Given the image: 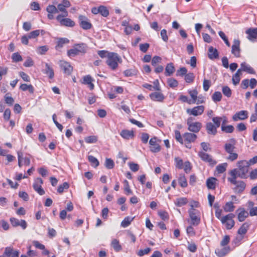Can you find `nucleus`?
I'll use <instances>...</instances> for the list:
<instances>
[{"label": "nucleus", "mask_w": 257, "mask_h": 257, "mask_svg": "<svg viewBox=\"0 0 257 257\" xmlns=\"http://www.w3.org/2000/svg\"><path fill=\"white\" fill-rule=\"evenodd\" d=\"M189 210V214L191 220V224L194 226H197L200 223V212L199 210L193 208V205Z\"/></svg>", "instance_id": "7"}, {"label": "nucleus", "mask_w": 257, "mask_h": 257, "mask_svg": "<svg viewBox=\"0 0 257 257\" xmlns=\"http://www.w3.org/2000/svg\"><path fill=\"white\" fill-rule=\"evenodd\" d=\"M43 183V180L40 178H37L35 180L33 185L34 189L40 195H43L45 194V191L42 188V184Z\"/></svg>", "instance_id": "14"}, {"label": "nucleus", "mask_w": 257, "mask_h": 257, "mask_svg": "<svg viewBox=\"0 0 257 257\" xmlns=\"http://www.w3.org/2000/svg\"><path fill=\"white\" fill-rule=\"evenodd\" d=\"M111 245L116 251H119L121 250V246L120 245L119 241L116 239H114L112 240Z\"/></svg>", "instance_id": "40"}, {"label": "nucleus", "mask_w": 257, "mask_h": 257, "mask_svg": "<svg viewBox=\"0 0 257 257\" xmlns=\"http://www.w3.org/2000/svg\"><path fill=\"white\" fill-rule=\"evenodd\" d=\"M57 10H58V12H61L62 14H59V15L62 16H68V12L62 4H59L57 6Z\"/></svg>", "instance_id": "45"}, {"label": "nucleus", "mask_w": 257, "mask_h": 257, "mask_svg": "<svg viewBox=\"0 0 257 257\" xmlns=\"http://www.w3.org/2000/svg\"><path fill=\"white\" fill-rule=\"evenodd\" d=\"M59 64L61 69L65 74L67 75L71 74L73 70V67L69 63L65 61H60Z\"/></svg>", "instance_id": "16"}, {"label": "nucleus", "mask_w": 257, "mask_h": 257, "mask_svg": "<svg viewBox=\"0 0 257 257\" xmlns=\"http://www.w3.org/2000/svg\"><path fill=\"white\" fill-rule=\"evenodd\" d=\"M48 50V48L46 46H40L37 49V53L41 55L44 54Z\"/></svg>", "instance_id": "57"}, {"label": "nucleus", "mask_w": 257, "mask_h": 257, "mask_svg": "<svg viewBox=\"0 0 257 257\" xmlns=\"http://www.w3.org/2000/svg\"><path fill=\"white\" fill-rule=\"evenodd\" d=\"M13 61L15 62H18L23 60L22 56L18 53H14L12 56Z\"/></svg>", "instance_id": "55"}, {"label": "nucleus", "mask_w": 257, "mask_h": 257, "mask_svg": "<svg viewBox=\"0 0 257 257\" xmlns=\"http://www.w3.org/2000/svg\"><path fill=\"white\" fill-rule=\"evenodd\" d=\"M204 106L203 105H199L195 106L192 108H188L186 110L187 114L190 115L195 116L201 115L204 110Z\"/></svg>", "instance_id": "12"}, {"label": "nucleus", "mask_w": 257, "mask_h": 257, "mask_svg": "<svg viewBox=\"0 0 257 257\" xmlns=\"http://www.w3.org/2000/svg\"><path fill=\"white\" fill-rule=\"evenodd\" d=\"M227 164V163H222L216 166V170L218 173H222L225 171Z\"/></svg>", "instance_id": "48"}, {"label": "nucleus", "mask_w": 257, "mask_h": 257, "mask_svg": "<svg viewBox=\"0 0 257 257\" xmlns=\"http://www.w3.org/2000/svg\"><path fill=\"white\" fill-rule=\"evenodd\" d=\"M247 39L250 41H254L257 37V28H249L246 32Z\"/></svg>", "instance_id": "23"}, {"label": "nucleus", "mask_w": 257, "mask_h": 257, "mask_svg": "<svg viewBox=\"0 0 257 257\" xmlns=\"http://www.w3.org/2000/svg\"><path fill=\"white\" fill-rule=\"evenodd\" d=\"M105 166L108 169H112L114 166V163L113 161L111 159H106L105 162Z\"/></svg>", "instance_id": "52"}, {"label": "nucleus", "mask_w": 257, "mask_h": 257, "mask_svg": "<svg viewBox=\"0 0 257 257\" xmlns=\"http://www.w3.org/2000/svg\"><path fill=\"white\" fill-rule=\"evenodd\" d=\"M123 184H124V190L125 192H126V194L127 195L132 194V191L131 189H130L128 182L127 180H125L123 181Z\"/></svg>", "instance_id": "54"}, {"label": "nucleus", "mask_w": 257, "mask_h": 257, "mask_svg": "<svg viewBox=\"0 0 257 257\" xmlns=\"http://www.w3.org/2000/svg\"><path fill=\"white\" fill-rule=\"evenodd\" d=\"M225 124H221V131L226 133H231L233 132L234 128L232 125H225Z\"/></svg>", "instance_id": "41"}, {"label": "nucleus", "mask_w": 257, "mask_h": 257, "mask_svg": "<svg viewBox=\"0 0 257 257\" xmlns=\"http://www.w3.org/2000/svg\"><path fill=\"white\" fill-rule=\"evenodd\" d=\"M88 161L90 162L92 166L96 168L99 165L98 160L92 156H89L88 157Z\"/></svg>", "instance_id": "46"}, {"label": "nucleus", "mask_w": 257, "mask_h": 257, "mask_svg": "<svg viewBox=\"0 0 257 257\" xmlns=\"http://www.w3.org/2000/svg\"><path fill=\"white\" fill-rule=\"evenodd\" d=\"M178 169H183L187 174L190 172L192 167L189 162H183L182 160H178Z\"/></svg>", "instance_id": "15"}, {"label": "nucleus", "mask_w": 257, "mask_h": 257, "mask_svg": "<svg viewBox=\"0 0 257 257\" xmlns=\"http://www.w3.org/2000/svg\"><path fill=\"white\" fill-rule=\"evenodd\" d=\"M45 73L48 76L50 79H52L54 76L53 68L48 63H45Z\"/></svg>", "instance_id": "30"}, {"label": "nucleus", "mask_w": 257, "mask_h": 257, "mask_svg": "<svg viewBox=\"0 0 257 257\" xmlns=\"http://www.w3.org/2000/svg\"><path fill=\"white\" fill-rule=\"evenodd\" d=\"M211 85V82L209 80L204 79L203 87L205 91H207Z\"/></svg>", "instance_id": "60"}, {"label": "nucleus", "mask_w": 257, "mask_h": 257, "mask_svg": "<svg viewBox=\"0 0 257 257\" xmlns=\"http://www.w3.org/2000/svg\"><path fill=\"white\" fill-rule=\"evenodd\" d=\"M46 11L48 12V13H51L54 14L58 13V10H57V7L54 5H49L46 8Z\"/></svg>", "instance_id": "49"}, {"label": "nucleus", "mask_w": 257, "mask_h": 257, "mask_svg": "<svg viewBox=\"0 0 257 257\" xmlns=\"http://www.w3.org/2000/svg\"><path fill=\"white\" fill-rule=\"evenodd\" d=\"M87 50V45L84 43L75 44L72 49L68 50L67 56L71 58L80 54H84Z\"/></svg>", "instance_id": "5"}, {"label": "nucleus", "mask_w": 257, "mask_h": 257, "mask_svg": "<svg viewBox=\"0 0 257 257\" xmlns=\"http://www.w3.org/2000/svg\"><path fill=\"white\" fill-rule=\"evenodd\" d=\"M197 138V136L192 133H186L181 136L178 132V142L184 144L187 148H191V143L194 142Z\"/></svg>", "instance_id": "4"}, {"label": "nucleus", "mask_w": 257, "mask_h": 257, "mask_svg": "<svg viewBox=\"0 0 257 257\" xmlns=\"http://www.w3.org/2000/svg\"><path fill=\"white\" fill-rule=\"evenodd\" d=\"M120 136L125 140L132 139L135 137L134 132L128 130H123L120 133Z\"/></svg>", "instance_id": "22"}, {"label": "nucleus", "mask_w": 257, "mask_h": 257, "mask_svg": "<svg viewBox=\"0 0 257 257\" xmlns=\"http://www.w3.org/2000/svg\"><path fill=\"white\" fill-rule=\"evenodd\" d=\"M99 13L103 17H106L109 15V11L106 7L100 6H99Z\"/></svg>", "instance_id": "47"}, {"label": "nucleus", "mask_w": 257, "mask_h": 257, "mask_svg": "<svg viewBox=\"0 0 257 257\" xmlns=\"http://www.w3.org/2000/svg\"><path fill=\"white\" fill-rule=\"evenodd\" d=\"M235 206L233 205V203L232 201L226 203L223 207L224 210L225 212H232L234 210Z\"/></svg>", "instance_id": "39"}, {"label": "nucleus", "mask_w": 257, "mask_h": 257, "mask_svg": "<svg viewBox=\"0 0 257 257\" xmlns=\"http://www.w3.org/2000/svg\"><path fill=\"white\" fill-rule=\"evenodd\" d=\"M216 179L215 178L211 177L208 179L206 181V185L209 189H214L215 188V183Z\"/></svg>", "instance_id": "36"}, {"label": "nucleus", "mask_w": 257, "mask_h": 257, "mask_svg": "<svg viewBox=\"0 0 257 257\" xmlns=\"http://www.w3.org/2000/svg\"><path fill=\"white\" fill-rule=\"evenodd\" d=\"M40 33V30H37L33 31L29 33L28 35L30 39H34L37 38L39 35Z\"/></svg>", "instance_id": "59"}, {"label": "nucleus", "mask_w": 257, "mask_h": 257, "mask_svg": "<svg viewBox=\"0 0 257 257\" xmlns=\"http://www.w3.org/2000/svg\"><path fill=\"white\" fill-rule=\"evenodd\" d=\"M208 58L210 59L213 60L218 58V53L216 49L213 48L211 46L208 49Z\"/></svg>", "instance_id": "27"}, {"label": "nucleus", "mask_w": 257, "mask_h": 257, "mask_svg": "<svg viewBox=\"0 0 257 257\" xmlns=\"http://www.w3.org/2000/svg\"><path fill=\"white\" fill-rule=\"evenodd\" d=\"M223 94L227 97H230L231 96V90L227 86H225L222 89Z\"/></svg>", "instance_id": "50"}, {"label": "nucleus", "mask_w": 257, "mask_h": 257, "mask_svg": "<svg viewBox=\"0 0 257 257\" xmlns=\"http://www.w3.org/2000/svg\"><path fill=\"white\" fill-rule=\"evenodd\" d=\"M236 140L234 139H230L224 145L225 151L229 154L227 159L231 162L236 160L238 158V154L235 152Z\"/></svg>", "instance_id": "2"}, {"label": "nucleus", "mask_w": 257, "mask_h": 257, "mask_svg": "<svg viewBox=\"0 0 257 257\" xmlns=\"http://www.w3.org/2000/svg\"><path fill=\"white\" fill-rule=\"evenodd\" d=\"M10 221L14 227L20 226L23 229H25L27 227V223L25 220H19L16 218L12 217L10 219Z\"/></svg>", "instance_id": "18"}, {"label": "nucleus", "mask_w": 257, "mask_h": 257, "mask_svg": "<svg viewBox=\"0 0 257 257\" xmlns=\"http://www.w3.org/2000/svg\"><path fill=\"white\" fill-rule=\"evenodd\" d=\"M157 138L154 137L151 138L149 141L150 145V150L153 153L159 152L161 150L160 146L157 143Z\"/></svg>", "instance_id": "20"}, {"label": "nucleus", "mask_w": 257, "mask_h": 257, "mask_svg": "<svg viewBox=\"0 0 257 257\" xmlns=\"http://www.w3.org/2000/svg\"><path fill=\"white\" fill-rule=\"evenodd\" d=\"M229 174L230 177H228L227 180L231 184L235 185L233 189L234 192L236 193H242L245 188L246 184L243 181H236L235 170L232 172H229Z\"/></svg>", "instance_id": "3"}, {"label": "nucleus", "mask_w": 257, "mask_h": 257, "mask_svg": "<svg viewBox=\"0 0 257 257\" xmlns=\"http://www.w3.org/2000/svg\"><path fill=\"white\" fill-rule=\"evenodd\" d=\"M240 66L241 68L240 69L241 70V72L243 71L251 74H254L255 73L254 69L245 62H242Z\"/></svg>", "instance_id": "25"}, {"label": "nucleus", "mask_w": 257, "mask_h": 257, "mask_svg": "<svg viewBox=\"0 0 257 257\" xmlns=\"http://www.w3.org/2000/svg\"><path fill=\"white\" fill-rule=\"evenodd\" d=\"M19 196L26 201H28L29 199L28 193L24 191L19 192Z\"/></svg>", "instance_id": "64"}, {"label": "nucleus", "mask_w": 257, "mask_h": 257, "mask_svg": "<svg viewBox=\"0 0 257 257\" xmlns=\"http://www.w3.org/2000/svg\"><path fill=\"white\" fill-rule=\"evenodd\" d=\"M248 213L245 211L244 209H242L238 214V219L240 222L243 221L248 216Z\"/></svg>", "instance_id": "37"}, {"label": "nucleus", "mask_w": 257, "mask_h": 257, "mask_svg": "<svg viewBox=\"0 0 257 257\" xmlns=\"http://www.w3.org/2000/svg\"><path fill=\"white\" fill-rule=\"evenodd\" d=\"M195 76L193 73L189 72L184 76V80L186 82L190 83L194 81Z\"/></svg>", "instance_id": "42"}, {"label": "nucleus", "mask_w": 257, "mask_h": 257, "mask_svg": "<svg viewBox=\"0 0 257 257\" xmlns=\"http://www.w3.org/2000/svg\"><path fill=\"white\" fill-rule=\"evenodd\" d=\"M248 112L246 110H241L232 116V119L235 121H237L239 120H244L248 117Z\"/></svg>", "instance_id": "19"}, {"label": "nucleus", "mask_w": 257, "mask_h": 257, "mask_svg": "<svg viewBox=\"0 0 257 257\" xmlns=\"http://www.w3.org/2000/svg\"><path fill=\"white\" fill-rule=\"evenodd\" d=\"M187 248L191 252H194L196 251L197 245L194 242L189 243Z\"/></svg>", "instance_id": "62"}, {"label": "nucleus", "mask_w": 257, "mask_h": 257, "mask_svg": "<svg viewBox=\"0 0 257 257\" xmlns=\"http://www.w3.org/2000/svg\"><path fill=\"white\" fill-rule=\"evenodd\" d=\"M78 22L80 27L85 30L90 29L92 25L87 17L83 15H79Z\"/></svg>", "instance_id": "11"}, {"label": "nucleus", "mask_w": 257, "mask_h": 257, "mask_svg": "<svg viewBox=\"0 0 257 257\" xmlns=\"http://www.w3.org/2000/svg\"><path fill=\"white\" fill-rule=\"evenodd\" d=\"M198 154L202 161L207 162L210 165L213 166L217 163V162L213 160L210 155L204 152H199Z\"/></svg>", "instance_id": "13"}, {"label": "nucleus", "mask_w": 257, "mask_h": 257, "mask_svg": "<svg viewBox=\"0 0 257 257\" xmlns=\"http://www.w3.org/2000/svg\"><path fill=\"white\" fill-rule=\"evenodd\" d=\"M68 16L58 15L56 20L59 22L60 25L65 27H73L75 26V22L69 18L65 17Z\"/></svg>", "instance_id": "10"}, {"label": "nucleus", "mask_w": 257, "mask_h": 257, "mask_svg": "<svg viewBox=\"0 0 257 257\" xmlns=\"http://www.w3.org/2000/svg\"><path fill=\"white\" fill-rule=\"evenodd\" d=\"M34 65V62L32 58L30 57H28L27 60L25 61V62L24 63V66L26 67H30Z\"/></svg>", "instance_id": "63"}, {"label": "nucleus", "mask_w": 257, "mask_h": 257, "mask_svg": "<svg viewBox=\"0 0 257 257\" xmlns=\"http://www.w3.org/2000/svg\"><path fill=\"white\" fill-rule=\"evenodd\" d=\"M188 130L193 133H198L202 127V124L198 121H193V118L189 117L187 122Z\"/></svg>", "instance_id": "8"}, {"label": "nucleus", "mask_w": 257, "mask_h": 257, "mask_svg": "<svg viewBox=\"0 0 257 257\" xmlns=\"http://www.w3.org/2000/svg\"><path fill=\"white\" fill-rule=\"evenodd\" d=\"M212 119L214 123V125L217 127V128L219 127L221 122L222 124H226L228 122L227 117L224 115H222L220 117H214Z\"/></svg>", "instance_id": "21"}, {"label": "nucleus", "mask_w": 257, "mask_h": 257, "mask_svg": "<svg viewBox=\"0 0 257 257\" xmlns=\"http://www.w3.org/2000/svg\"><path fill=\"white\" fill-rule=\"evenodd\" d=\"M207 132L209 135H215L217 133V127L211 122H208L206 125Z\"/></svg>", "instance_id": "28"}, {"label": "nucleus", "mask_w": 257, "mask_h": 257, "mask_svg": "<svg viewBox=\"0 0 257 257\" xmlns=\"http://www.w3.org/2000/svg\"><path fill=\"white\" fill-rule=\"evenodd\" d=\"M128 165L130 169L133 172H137L139 169V166L137 164L134 163H129Z\"/></svg>", "instance_id": "61"}, {"label": "nucleus", "mask_w": 257, "mask_h": 257, "mask_svg": "<svg viewBox=\"0 0 257 257\" xmlns=\"http://www.w3.org/2000/svg\"><path fill=\"white\" fill-rule=\"evenodd\" d=\"M248 228V224L247 223H244L238 229L237 233L238 235L243 236L247 232Z\"/></svg>", "instance_id": "32"}, {"label": "nucleus", "mask_w": 257, "mask_h": 257, "mask_svg": "<svg viewBox=\"0 0 257 257\" xmlns=\"http://www.w3.org/2000/svg\"><path fill=\"white\" fill-rule=\"evenodd\" d=\"M234 215L232 213L228 214L220 219V221L223 224L225 225L227 229H230L234 225V221L233 220Z\"/></svg>", "instance_id": "9"}, {"label": "nucleus", "mask_w": 257, "mask_h": 257, "mask_svg": "<svg viewBox=\"0 0 257 257\" xmlns=\"http://www.w3.org/2000/svg\"><path fill=\"white\" fill-rule=\"evenodd\" d=\"M230 237L229 235H225L220 242V245L222 246H225L229 242Z\"/></svg>", "instance_id": "58"}, {"label": "nucleus", "mask_w": 257, "mask_h": 257, "mask_svg": "<svg viewBox=\"0 0 257 257\" xmlns=\"http://www.w3.org/2000/svg\"><path fill=\"white\" fill-rule=\"evenodd\" d=\"M231 53L236 57H240V41L238 39L233 40V44L231 47Z\"/></svg>", "instance_id": "17"}, {"label": "nucleus", "mask_w": 257, "mask_h": 257, "mask_svg": "<svg viewBox=\"0 0 257 257\" xmlns=\"http://www.w3.org/2000/svg\"><path fill=\"white\" fill-rule=\"evenodd\" d=\"M84 140L87 143H94L97 141V139L95 136H91L86 137Z\"/></svg>", "instance_id": "56"}, {"label": "nucleus", "mask_w": 257, "mask_h": 257, "mask_svg": "<svg viewBox=\"0 0 257 257\" xmlns=\"http://www.w3.org/2000/svg\"><path fill=\"white\" fill-rule=\"evenodd\" d=\"M121 62V59L117 53L111 52L108 54L106 63L111 69L115 70L118 63Z\"/></svg>", "instance_id": "6"}, {"label": "nucleus", "mask_w": 257, "mask_h": 257, "mask_svg": "<svg viewBox=\"0 0 257 257\" xmlns=\"http://www.w3.org/2000/svg\"><path fill=\"white\" fill-rule=\"evenodd\" d=\"M150 96L153 101H162L164 99L163 94L159 92L152 93L150 94Z\"/></svg>", "instance_id": "26"}, {"label": "nucleus", "mask_w": 257, "mask_h": 257, "mask_svg": "<svg viewBox=\"0 0 257 257\" xmlns=\"http://www.w3.org/2000/svg\"><path fill=\"white\" fill-rule=\"evenodd\" d=\"M20 89L24 91L28 90L30 93H33L34 91V87L31 84H22L20 85Z\"/></svg>", "instance_id": "33"}, {"label": "nucleus", "mask_w": 257, "mask_h": 257, "mask_svg": "<svg viewBox=\"0 0 257 257\" xmlns=\"http://www.w3.org/2000/svg\"><path fill=\"white\" fill-rule=\"evenodd\" d=\"M237 168L231 170L229 172H232L235 170L236 177H239L241 179H246L248 177L249 164L246 160H241L238 161L236 164Z\"/></svg>", "instance_id": "1"}, {"label": "nucleus", "mask_w": 257, "mask_h": 257, "mask_svg": "<svg viewBox=\"0 0 257 257\" xmlns=\"http://www.w3.org/2000/svg\"><path fill=\"white\" fill-rule=\"evenodd\" d=\"M92 81V78L89 75H87L84 77L83 83L88 85L90 89L92 90L94 88V85Z\"/></svg>", "instance_id": "35"}, {"label": "nucleus", "mask_w": 257, "mask_h": 257, "mask_svg": "<svg viewBox=\"0 0 257 257\" xmlns=\"http://www.w3.org/2000/svg\"><path fill=\"white\" fill-rule=\"evenodd\" d=\"M188 93L191 97V103L194 104L196 103L197 98L198 91L196 89H192L188 90Z\"/></svg>", "instance_id": "34"}, {"label": "nucleus", "mask_w": 257, "mask_h": 257, "mask_svg": "<svg viewBox=\"0 0 257 257\" xmlns=\"http://www.w3.org/2000/svg\"><path fill=\"white\" fill-rule=\"evenodd\" d=\"M133 220V218H131L130 217H126L122 221V222L121 223V225L123 227H126L131 224V222Z\"/></svg>", "instance_id": "51"}, {"label": "nucleus", "mask_w": 257, "mask_h": 257, "mask_svg": "<svg viewBox=\"0 0 257 257\" xmlns=\"http://www.w3.org/2000/svg\"><path fill=\"white\" fill-rule=\"evenodd\" d=\"M222 94L219 91H215L212 95V99L215 102H219L221 100L222 98Z\"/></svg>", "instance_id": "43"}, {"label": "nucleus", "mask_w": 257, "mask_h": 257, "mask_svg": "<svg viewBox=\"0 0 257 257\" xmlns=\"http://www.w3.org/2000/svg\"><path fill=\"white\" fill-rule=\"evenodd\" d=\"M230 250L229 246H224L221 249H216L215 250V253L218 257H223L227 254Z\"/></svg>", "instance_id": "24"}, {"label": "nucleus", "mask_w": 257, "mask_h": 257, "mask_svg": "<svg viewBox=\"0 0 257 257\" xmlns=\"http://www.w3.org/2000/svg\"><path fill=\"white\" fill-rule=\"evenodd\" d=\"M69 187V184L67 182H64L62 185L58 186L57 191L59 193H62L65 189H68Z\"/></svg>", "instance_id": "53"}, {"label": "nucleus", "mask_w": 257, "mask_h": 257, "mask_svg": "<svg viewBox=\"0 0 257 257\" xmlns=\"http://www.w3.org/2000/svg\"><path fill=\"white\" fill-rule=\"evenodd\" d=\"M179 182L180 185L183 188H185L187 186V180L184 175H180V177L179 178Z\"/></svg>", "instance_id": "44"}, {"label": "nucleus", "mask_w": 257, "mask_h": 257, "mask_svg": "<svg viewBox=\"0 0 257 257\" xmlns=\"http://www.w3.org/2000/svg\"><path fill=\"white\" fill-rule=\"evenodd\" d=\"M68 42L69 40L67 38H60L57 41L56 49L59 50L62 48L65 44L68 43Z\"/></svg>", "instance_id": "38"}, {"label": "nucleus", "mask_w": 257, "mask_h": 257, "mask_svg": "<svg viewBox=\"0 0 257 257\" xmlns=\"http://www.w3.org/2000/svg\"><path fill=\"white\" fill-rule=\"evenodd\" d=\"M175 69L173 63H169L166 67L165 74L167 76H171L175 72Z\"/></svg>", "instance_id": "31"}, {"label": "nucleus", "mask_w": 257, "mask_h": 257, "mask_svg": "<svg viewBox=\"0 0 257 257\" xmlns=\"http://www.w3.org/2000/svg\"><path fill=\"white\" fill-rule=\"evenodd\" d=\"M241 74V70L238 69L236 72L232 76V81L234 85H236L239 83Z\"/></svg>", "instance_id": "29"}]
</instances>
